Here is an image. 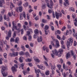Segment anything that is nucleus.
<instances>
[{"label":"nucleus","mask_w":77,"mask_h":77,"mask_svg":"<svg viewBox=\"0 0 77 77\" xmlns=\"http://www.w3.org/2000/svg\"><path fill=\"white\" fill-rule=\"evenodd\" d=\"M5 70H6V67L3 66H2L1 72L4 77H6L8 75V73L5 72L4 71Z\"/></svg>","instance_id":"1"},{"label":"nucleus","mask_w":77,"mask_h":77,"mask_svg":"<svg viewBox=\"0 0 77 77\" xmlns=\"http://www.w3.org/2000/svg\"><path fill=\"white\" fill-rule=\"evenodd\" d=\"M67 43L69 46H71L72 43H73V38H71L69 39L67 41Z\"/></svg>","instance_id":"2"},{"label":"nucleus","mask_w":77,"mask_h":77,"mask_svg":"<svg viewBox=\"0 0 77 77\" xmlns=\"http://www.w3.org/2000/svg\"><path fill=\"white\" fill-rule=\"evenodd\" d=\"M52 53L54 54V55H56V56H58V57H60V56L59 55V53L57 52V49H55L54 50H53L52 51Z\"/></svg>","instance_id":"3"},{"label":"nucleus","mask_w":77,"mask_h":77,"mask_svg":"<svg viewBox=\"0 0 77 77\" xmlns=\"http://www.w3.org/2000/svg\"><path fill=\"white\" fill-rule=\"evenodd\" d=\"M11 37V31L10 30L8 33V35L6 37V39L7 40H9V38Z\"/></svg>","instance_id":"4"},{"label":"nucleus","mask_w":77,"mask_h":77,"mask_svg":"<svg viewBox=\"0 0 77 77\" xmlns=\"http://www.w3.org/2000/svg\"><path fill=\"white\" fill-rule=\"evenodd\" d=\"M55 15L57 19H59V17H62V13H58L57 12H56Z\"/></svg>","instance_id":"5"},{"label":"nucleus","mask_w":77,"mask_h":77,"mask_svg":"<svg viewBox=\"0 0 77 77\" xmlns=\"http://www.w3.org/2000/svg\"><path fill=\"white\" fill-rule=\"evenodd\" d=\"M13 27L14 29H15L16 30H19V28H18L17 26H16V24L14 23V21L12 22Z\"/></svg>","instance_id":"6"},{"label":"nucleus","mask_w":77,"mask_h":77,"mask_svg":"<svg viewBox=\"0 0 77 77\" xmlns=\"http://www.w3.org/2000/svg\"><path fill=\"white\" fill-rule=\"evenodd\" d=\"M63 51L62 49H59V51H58V52L59 53V56H60V57L61 56H62V54L63 53Z\"/></svg>","instance_id":"7"},{"label":"nucleus","mask_w":77,"mask_h":77,"mask_svg":"<svg viewBox=\"0 0 77 77\" xmlns=\"http://www.w3.org/2000/svg\"><path fill=\"white\" fill-rule=\"evenodd\" d=\"M65 1V3H64V5L65 6H68L69 5V1L68 0H64Z\"/></svg>","instance_id":"8"},{"label":"nucleus","mask_w":77,"mask_h":77,"mask_svg":"<svg viewBox=\"0 0 77 77\" xmlns=\"http://www.w3.org/2000/svg\"><path fill=\"white\" fill-rule=\"evenodd\" d=\"M35 72L37 74V77H38L39 76V72H41V71H40L39 69H38L37 70H35Z\"/></svg>","instance_id":"9"},{"label":"nucleus","mask_w":77,"mask_h":77,"mask_svg":"<svg viewBox=\"0 0 77 77\" xmlns=\"http://www.w3.org/2000/svg\"><path fill=\"white\" fill-rule=\"evenodd\" d=\"M20 18L21 17H23H23H24V18L26 17V13L24 12H23V14H22V13H20Z\"/></svg>","instance_id":"10"},{"label":"nucleus","mask_w":77,"mask_h":77,"mask_svg":"<svg viewBox=\"0 0 77 77\" xmlns=\"http://www.w3.org/2000/svg\"><path fill=\"white\" fill-rule=\"evenodd\" d=\"M37 41L38 42H42V37L41 36H40V38H37Z\"/></svg>","instance_id":"11"},{"label":"nucleus","mask_w":77,"mask_h":77,"mask_svg":"<svg viewBox=\"0 0 77 77\" xmlns=\"http://www.w3.org/2000/svg\"><path fill=\"white\" fill-rule=\"evenodd\" d=\"M15 41L16 43H17V44H19L20 42V39H19V38L17 37L16 38Z\"/></svg>","instance_id":"12"},{"label":"nucleus","mask_w":77,"mask_h":77,"mask_svg":"<svg viewBox=\"0 0 77 77\" xmlns=\"http://www.w3.org/2000/svg\"><path fill=\"white\" fill-rule=\"evenodd\" d=\"M43 49L44 51L46 50V51L47 53H48L49 52V50L48 48H46L45 46L43 47Z\"/></svg>","instance_id":"13"},{"label":"nucleus","mask_w":77,"mask_h":77,"mask_svg":"<svg viewBox=\"0 0 77 77\" xmlns=\"http://www.w3.org/2000/svg\"><path fill=\"white\" fill-rule=\"evenodd\" d=\"M47 5L48 6V7L49 8H50V9H52L53 8V6L52 5H50V4L49 3H47Z\"/></svg>","instance_id":"14"},{"label":"nucleus","mask_w":77,"mask_h":77,"mask_svg":"<svg viewBox=\"0 0 77 77\" xmlns=\"http://www.w3.org/2000/svg\"><path fill=\"white\" fill-rule=\"evenodd\" d=\"M4 43L5 44H6V41H5V42H3V40H2L1 42V43L0 44V45L1 47H3V43Z\"/></svg>","instance_id":"15"},{"label":"nucleus","mask_w":77,"mask_h":77,"mask_svg":"<svg viewBox=\"0 0 77 77\" xmlns=\"http://www.w3.org/2000/svg\"><path fill=\"white\" fill-rule=\"evenodd\" d=\"M42 9H45L46 8V4H43L42 6Z\"/></svg>","instance_id":"16"},{"label":"nucleus","mask_w":77,"mask_h":77,"mask_svg":"<svg viewBox=\"0 0 77 77\" xmlns=\"http://www.w3.org/2000/svg\"><path fill=\"white\" fill-rule=\"evenodd\" d=\"M19 61H20V63H22L23 62V57H21L19 59Z\"/></svg>","instance_id":"17"},{"label":"nucleus","mask_w":77,"mask_h":77,"mask_svg":"<svg viewBox=\"0 0 77 77\" xmlns=\"http://www.w3.org/2000/svg\"><path fill=\"white\" fill-rule=\"evenodd\" d=\"M45 74L46 75H48L50 74V71L48 70H47L45 72Z\"/></svg>","instance_id":"18"},{"label":"nucleus","mask_w":77,"mask_h":77,"mask_svg":"<svg viewBox=\"0 0 77 77\" xmlns=\"http://www.w3.org/2000/svg\"><path fill=\"white\" fill-rule=\"evenodd\" d=\"M22 5V1H20L18 2L17 3V5L18 6H21Z\"/></svg>","instance_id":"19"},{"label":"nucleus","mask_w":77,"mask_h":77,"mask_svg":"<svg viewBox=\"0 0 77 77\" xmlns=\"http://www.w3.org/2000/svg\"><path fill=\"white\" fill-rule=\"evenodd\" d=\"M19 10L20 12H22V11H23V7H22V6L19 7Z\"/></svg>","instance_id":"20"},{"label":"nucleus","mask_w":77,"mask_h":77,"mask_svg":"<svg viewBox=\"0 0 77 77\" xmlns=\"http://www.w3.org/2000/svg\"><path fill=\"white\" fill-rule=\"evenodd\" d=\"M49 29V26L48 25H46L45 26V30H48Z\"/></svg>","instance_id":"21"},{"label":"nucleus","mask_w":77,"mask_h":77,"mask_svg":"<svg viewBox=\"0 0 77 77\" xmlns=\"http://www.w3.org/2000/svg\"><path fill=\"white\" fill-rule=\"evenodd\" d=\"M55 41H56V44H57V46H58V47H59V41H58L57 40H55Z\"/></svg>","instance_id":"22"},{"label":"nucleus","mask_w":77,"mask_h":77,"mask_svg":"<svg viewBox=\"0 0 77 77\" xmlns=\"http://www.w3.org/2000/svg\"><path fill=\"white\" fill-rule=\"evenodd\" d=\"M11 69H12L13 72L16 71V70H15V67L13 66V67L11 68Z\"/></svg>","instance_id":"23"},{"label":"nucleus","mask_w":77,"mask_h":77,"mask_svg":"<svg viewBox=\"0 0 77 77\" xmlns=\"http://www.w3.org/2000/svg\"><path fill=\"white\" fill-rule=\"evenodd\" d=\"M34 33L35 34H38L39 33V31L37 29H36L34 31Z\"/></svg>","instance_id":"24"},{"label":"nucleus","mask_w":77,"mask_h":77,"mask_svg":"<svg viewBox=\"0 0 77 77\" xmlns=\"http://www.w3.org/2000/svg\"><path fill=\"white\" fill-rule=\"evenodd\" d=\"M42 21L44 23H47V20H45L44 19H43L42 20Z\"/></svg>","instance_id":"25"},{"label":"nucleus","mask_w":77,"mask_h":77,"mask_svg":"<svg viewBox=\"0 0 77 77\" xmlns=\"http://www.w3.org/2000/svg\"><path fill=\"white\" fill-rule=\"evenodd\" d=\"M13 56H17L18 55L17 52H14L13 53Z\"/></svg>","instance_id":"26"},{"label":"nucleus","mask_w":77,"mask_h":77,"mask_svg":"<svg viewBox=\"0 0 77 77\" xmlns=\"http://www.w3.org/2000/svg\"><path fill=\"white\" fill-rule=\"evenodd\" d=\"M24 53L23 52V51H21L20 52H19V55L20 56H22L23 55H24Z\"/></svg>","instance_id":"27"},{"label":"nucleus","mask_w":77,"mask_h":77,"mask_svg":"<svg viewBox=\"0 0 77 77\" xmlns=\"http://www.w3.org/2000/svg\"><path fill=\"white\" fill-rule=\"evenodd\" d=\"M54 70H52V74H50V77H52L53 76V74H54Z\"/></svg>","instance_id":"28"},{"label":"nucleus","mask_w":77,"mask_h":77,"mask_svg":"<svg viewBox=\"0 0 77 77\" xmlns=\"http://www.w3.org/2000/svg\"><path fill=\"white\" fill-rule=\"evenodd\" d=\"M5 4V1L4 0H0V4Z\"/></svg>","instance_id":"29"},{"label":"nucleus","mask_w":77,"mask_h":77,"mask_svg":"<svg viewBox=\"0 0 77 77\" xmlns=\"http://www.w3.org/2000/svg\"><path fill=\"white\" fill-rule=\"evenodd\" d=\"M24 63H22L20 65V66L22 67V68L23 69V67H24Z\"/></svg>","instance_id":"30"},{"label":"nucleus","mask_w":77,"mask_h":77,"mask_svg":"<svg viewBox=\"0 0 77 77\" xmlns=\"http://www.w3.org/2000/svg\"><path fill=\"white\" fill-rule=\"evenodd\" d=\"M51 67V69L52 70H55V68H56V67L55 66H52Z\"/></svg>","instance_id":"31"},{"label":"nucleus","mask_w":77,"mask_h":77,"mask_svg":"<svg viewBox=\"0 0 77 77\" xmlns=\"http://www.w3.org/2000/svg\"><path fill=\"white\" fill-rule=\"evenodd\" d=\"M3 21V16H0V22Z\"/></svg>","instance_id":"32"},{"label":"nucleus","mask_w":77,"mask_h":77,"mask_svg":"<svg viewBox=\"0 0 77 77\" xmlns=\"http://www.w3.org/2000/svg\"><path fill=\"white\" fill-rule=\"evenodd\" d=\"M21 48L23 49V51H25V50H26L25 49V48H24V46L23 45H21Z\"/></svg>","instance_id":"33"},{"label":"nucleus","mask_w":77,"mask_h":77,"mask_svg":"<svg viewBox=\"0 0 77 77\" xmlns=\"http://www.w3.org/2000/svg\"><path fill=\"white\" fill-rule=\"evenodd\" d=\"M73 56V57L74 59V60H75L76 59V57H77V55L75 54H74L72 55Z\"/></svg>","instance_id":"34"},{"label":"nucleus","mask_w":77,"mask_h":77,"mask_svg":"<svg viewBox=\"0 0 77 77\" xmlns=\"http://www.w3.org/2000/svg\"><path fill=\"white\" fill-rule=\"evenodd\" d=\"M4 56L5 59L7 58V54L6 53H4Z\"/></svg>","instance_id":"35"},{"label":"nucleus","mask_w":77,"mask_h":77,"mask_svg":"<svg viewBox=\"0 0 77 77\" xmlns=\"http://www.w3.org/2000/svg\"><path fill=\"white\" fill-rule=\"evenodd\" d=\"M69 54L68 53L66 54V58L67 59H68V58H69Z\"/></svg>","instance_id":"36"},{"label":"nucleus","mask_w":77,"mask_h":77,"mask_svg":"<svg viewBox=\"0 0 77 77\" xmlns=\"http://www.w3.org/2000/svg\"><path fill=\"white\" fill-rule=\"evenodd\" d=\"M23 5L24 7H26L28 6V3L27 2L25 3V4H23Z\"/></svg>","instance_id":"37"},{"label":"nucleus","mask_w":77,"mask_h":77,"mask_svg":"<svg viewBox=\"0 0 77 77\" xmlns=\"http://www.w3.org/2000/svg\"><path fill=\"white\" fill-rule=\"evenodd\" d=\"M26 62H27V61H28V62H31V61H32V60H31V59H30L29 58H28L27 59H26Z\"/></svg>","instance_id":"38"},{"label":"nucleus","mask_w":77,"mask_h":77,"mask_svg":"<svg viewBox=\"0 0 77 77\" xmlns=\"http://www.w3.org/2000/svg\"><path fill=\"white\" fill-rule=\"evenodd\" d=\"M61 47L63 48V49H66V48L65 47V46L63 45H61Z\"/></svg>","instance_id":"39"},{"label":"nucleus","mask_w":77,"mask_h":77,"mask_svg":"<svg viewBox=\"0 0 77 77\" xmlns=\"http://www.w3.org/2000/svg\"><path fill=\"white\" fill-rule=\"evenodd\" d=\"M41 69H42L43 70H44V69H45V67L43 66H42V65H41Z\"/></svg>","instance_id":"40"},{"label":"nucleus","mask_w":77,"mask_h":77,"mask_svg":"<svg viewBox=\"0 0 77 77\" xmlns=\"http://www.w3.org/2000/svg\"><path fill=\"white\" fill-rule=\"evenodd\" d=\"M28 39L29 41H31L32 40V36L31 35L29 36Z\"/></svg>","instance_id":"41"},{"label":"nucleus","mask_w":77,"mask_h":77,"mask_svg":"<svg viewBox=\"0 0 77 77\" xmlns=\"http://www.w3.org/2000/svg\"><path fill=\"white\" fill-rule=\"evenodd\" d=\"M71 54L72 56L75 54H74V51H73V50H72L71 51Z\"/></svg>","instance_id":"42"},{"label":"nucleus","mask_w":77,"mask_h":77,"mask_svg":"<svg viewBox=\"0 0 77 77\" xmlns=\"http://www.w3.org/2000/svg\"><path fill=\"white\" fill-rule=\"evenodd\" d=\"M54 25V24H53V22H50V24L49 25V26H50V27L52 26H53Z\"/></svg>","instance_id":"43"},{"label":"nucleus","mask_w":77,"mask_h":77,"mask_svg":"<svg viewBox=\"0 0 77 77\" xmlns=\"http://www.w3.org/2000/svg\"><path fill=\"white\" fill-rule=\"evenodd\" d=\"M14 41H15L14 38H11L10 40V42H14Z\"/></svg>","instance_id":"44"},{"label":"nucleus","mask_w":77,"mask_h":77,"mask_svg":"<svg viewBox=\"0 0 77 77\" xmlns=\"http://www.w3.org/2000/svg\"><path fill=\"white\" fill-rule=\"evenodd\" d=\"M5 20H7L8 21H9V15H7V18H6V19Z\"/></svg>","instance_id":"45"},{"label":"nucleus","mask_w":77,"mask_h":77,"mask_svg":"<svg viewBox=\"0 0 77 77\" xmlns=\"http://www.w3.org/2000/svg\"><path fill=\"white\" fill-rule=\"evenodd\" d=\"M17 26L19 27V28H17V29H20V28H21V24L20 23H19L18 24Z\"/></svg>","instance_id":"46"},{"label":"nucleus","mask_w":77,"mask_h":77,"mask_svg":"<svg viewBox=\"0 0 77 77\" xmlns=\"http://www.w3.org/2000/svg\"><path fill=\"white\" fill-rule=\"evenodd\" d=\"M35 61V62H36L38 63L40 62V60H39L38 58H37V59Z\"/></svg>","instance_id":"47"},{"label":"nucleus","mask_w":77,"mask_h":77,"mask_svg":"<svg viewBox=\"0 0 77 77\" xmlns=\"http://www.w3.org/2000/svg\"><path fill=\"white\" fill-rule=\"evenodd\" d=\"M70 9L72 11H74V8L73 7H71L70 8Z\"/></svg>","instance_id":"48"},{"label":"nucleus","mask_w":77,"mask_h":77,"mask_svg":"<svg viewBox=\"0 0 77 77\" xmlns=\"http://www.w3.org/2000/svg\"><path fill=\"white\" fill-rule=\"evenodd\" d=\"M25 55H26V56H29V52H27L25 53Z\"/></svg>","instance_id":"49"},{"label":"nucleus","mask_w":77,"mask_h":77,"mask_svg":"<svg viewBox=\"0 0 77 77\" xmlns=\"http://www.w3.org/2000/svg\"><path fill=\"white\" fill-rule=\"evenodd\" d=\"M52 30L53 31L54 30V28L53 26H51Z\"/></svg>","instance_id":"50"},{"label":"nucleus","mask_w":77,"mask_h":77,"mask_svg":"<svg viewBox=\"0 0 77 77\" xmlns=\"http://www.w3.org/2000/svg\"><path fill=\"white\" fill-rule=\"evenodd\" d=\"M9 56H11V57H13V53H10L9 54Z\"/></svg>","instance_id":"51"},{"label":"nucleus","mask_w":77,"mask_h":77,"mask_svg":"<svg viewBox=\"0 0 77 77\" xmlns=\"http://www.w3.org/2000/svg\"><path fill=\"white\" fill-rule=\"evenodd\" d=\"M29 26H30V27L31 26H32V22H31V21H29Z\"/></svg>","instance_id":"52"},{"label":"nucleus","mask_w":77,"mask_h":77,"mask_svg":"<svg viewBox=\"0 0 77 77\" xmlns=\"http://www.w3.org/2000/svg\"><path fill=\"white\" fill-rule=\"evenodd\" d=\"M72 17L73 18H75V14H72Z\"/></svg>","instance_id":"53"},{"label":"nucleus","mask_w":77,"mask_h":77,"mask_svg":"<svg viewBox=\"0 0 77 77\" xmlns=\"http://www.w3.org/2000/svg\"><path fill=\"white\" fill-rule=\"evenodd\" d=\"M66 29V27L64 26L62 28V31H63V30H65Z\"/></svg>","instance_id":"54"},{"label":"nucleus","mask_w":77,"mask_h":77,"mask_svg":"<svg viewBox=\"0 0 77 77\" xmlns=\"http://www.w3.org/2000/svg\"><path fill=\"white\" fill-rule=\"evenodd\" d=\"M51 2H50V5H52V6H53V1L51 0H50Z\"/></svg>","instance_id":"55"},{"label":"nucleus","mask_w":77,"mask_h":77,"mask_svg":"<svg viewBox=\"0 0 77 77\" xmlns=\"http://www.w3.org/2000/svg\"><path fill=\"white\" fill-rule=\"evenodd\" d=\"M23 39L24 40H25V41H26L27 39V37H26L25 36L24 37H23Z\"/></svg>","instance_id":"56"},{"label":"nucleus","mask_w":77,"mask_h":77,"mask_svg":"<svg viewBox=\"0 0 77 77\" xmlns=\"http://www.w3.org/2000/svg\"><path fill=\"white\" fill-rule=\"evenodd\" d=\"M27 35L28 36H29V35H30V31H28L27 32Z\"/></svg>","instance_id":"57"},{"label":"nucleus","mask_w":77,"mask_h":77,"mask_svg":"<svg viewBox=\"0 0 77 77\" xmlns=\"http://www.w3.org/2000/svg\"><path fill=\"white\" fill-rule=\"evenodd\" d=\"M57 33L58 34H60V31L59 30H57Z\"/></svg>","instance_id":"58"},{"label":"nucleus","mask_w":77,"mask_h":77,"mask_svg":"<svg viewBox=\"0 0 77 77\" xmlns=\"http://www.w3.org/2000/svg\"><path fill=\"white\" fill-rule=\"evenodd\" d=\"M60 62L61 63H63V60L62 59H61L60 60Z\"/></svg>","instance_id":"59"},{"label":"nucleus","mask_w":77,"mask_h":77,"mask_svg":"<svg viewBox=\"0 0 77 77\" xmlns=\"http://www.w3.org/2000/svg\"><path fill=\"white\" fill-rule=\"evenodd\" d=\"M5 12V10L4 9H3V11H1V14H4Z\"/></svg>","instance_id":"60"},{"label":"nucleus","mask_w":77,"mask_h":77,"mask_svg":"<svg viewBox=\"0 0 77 77\" xmlns=\"http://www.w3.org/2000/svg\"><path fill=\"white\" fill-rule=\"evenodd\" d=\"M47 19L49 20H50V16L48 15H47Z\"/></svg>","instance_id":"61"},{"label":"nucleus","mask_w":77,"mask_h":77,"mask_svg":"<svg viewBox=\"0 0 77 77\" xmlns=\"http://www.w3.org/2000/svg\"><path fill=\"white\" fill-rule=\"evenodd\" d=\"M33 59L35 61V60L38 59V57H34Z\"/></svg>","instance_id":"62"},{"label":"nucleus","mask_w":77,"mask_h":77,"mask_svg":"<svg viewBox=\"0 0 77 77\" xmlns=\"http://www.w3.org/2000/svg\"><path fill=\"white\" fill-rule=\"evenodd\" d=\"M57 38L58 39H59L60 40V39H60V36H59V35H57Z\"/></svg>","instance_id":"63"},{"label":"nucleus","mask_w":77,"mask_h":77,"mask_svg":"<svg viewBox=\"0 0 77 77\" xmlns=\"http://www.w3.org/2000/svg\"><path fill=\"white\" fill-rule=\"evenodd\" d=\"M51 44L53 46V47H54V42H53L51 41Z\"/></svg>","instance_id":"64"}]
</instances>
